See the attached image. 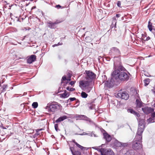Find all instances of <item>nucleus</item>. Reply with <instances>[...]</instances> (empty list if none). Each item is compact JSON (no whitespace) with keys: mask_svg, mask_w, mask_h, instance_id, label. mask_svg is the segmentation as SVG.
I'll return each mask as SVG.
<instances>
[{"mask_svg":"<svg viewBox=\"0 0 155 155\" xmlns=\"http://www.w3.org/2000/svg\"><path fill=\"white\" fill-rule=\"evenodd\" d=\"M114 69L111 74L113 78L123 81H127L129 80L130 74L128 72L124 71L126 70L122 65L121 62L119 61L118 64L116 62L114 63Z\"/></svg>","mask_w":155,"mask_h":155,"instance_id":"f257e3e1","label":"nucleus"},{"mask_svg":"<svg viewBox=\"0 0 155 155\" xmlns=\"http://www.w3.org/2000/svg\"><path fill=\"white\" fill-rule=\"evenodd\" d=\"M142 132L138 131V132H137L134 140L132 143V148L136 151H135L133 150H130L124 155H144L143 153L141 154L137 151V150H139L141 153L143 151Z\"/></svg>","mask_w":155,"mask_h":155,"instance_id":"f03ea898","label":"nucleus"},{"mask_svg":"<svg viewBox=\"0 0 155 155\" xmlns=\"http://www.w3.org/2000/svg\"><path fill=\"white\" fill-rule=\"evenodd\" d=\"M109 53L111 56H114V62L118 64L119 62L120 61L121 53L119 49L116 47H113L110 49Z\"/></svg>","mask_w":155,"mask_h":155,"instance_id":"7ed1b4c3","label":"nucleus"},{"mask_svg":"<svg viewBox=\"0 0 155 155\" xmlns=\"http://www.w3.org/2000/svg\"><path fill=\"white\" fill-rule=\"evenodd\" d=\"M91 82L87 81H81L79 83V86L82 89L85 90L87 92H89L92 88L90 86Z\"/></svg>","mask_w":155,"mask_h":155,"instance_id":"20e7f679","label":"nucleus"},{"mask_svg":"<svg viewBox=\"0 0 155 155\" xmlns=\"http://www.w3.org/2000/svg\"><path fill=\"white\" fill-rule=\"evenodd\" d=\"M47 107H48V110L50 112H54L59 108V105L56 102L52 103L51 104H48Z\"/></svg>","mask_w":155,"mask_h":155,"instance_id":"39448f33","label":"nucleus"},{"mask_svg":"<svg viewBox=\"0 0 155 155\" xmlns=\"http://www.w3.org/2000/svg\"><path fill=\"white\" fill-rule=\"evenodd\" d=\"M85 72L87 75L85 77L87 80H90L91 81L92 80L96 78V74L92 71L86 70L85 71Z\"/></svg>","mask_w":155,"mask_h":155,"instance_id":"423d86ee","label":"nucleus"},{"mask_svg":"<svg viewBox=\"0 0 155 155\" xmlns=\"http://www.w3.org/2000/svg\"><path fill=\"white\" fill-rule=\"evenodd\" d=\"M145 120L144 119H142L140 120L139 122V126L138 128L137 132H138V130L139 131H142L141 134L142 135V133L144 130L145 127Z\"/></svg>","mask_w":155,"mask_h":155,"instance_id":"0eeeda50","label":"nucleus"},{"mask_svg":"<svg viewBox=\"0 0 155 155\" xmlns=\"http://www.w3.org/2000/svg\"><path fill=\"white\" fill-rule=\"evenodd\" d=\"M63 21L62 20H57L54 22H53L51 21L47 22L48 26L51 29H54L56 27V25L58 23L61 22Z\"/></svg>","mask_w":155,"mask_h":155,"instance_id":"6e6552de","label":"nucleus"},{"mask_svg":"<svg viewBox=\"0 0 155 155\" xmlns=\"http://www.w3.org/2000/svg\"><path fill=\"white\" fill-rule=\"evenodd\" d=\"M114 78L108 79L105 82V87L108 88H112L115 85V81Z\"/></svg>","mask_w":155,"mask_h":155,"instance_id":"1a4fd4ad","label":"nucleus"},{"mask_svg":"<svg viewBox=\"0 0 155 155\" xmlns=\"http://www.w3.org/2000/svg\"><path fill=\"white\" fill-rule=\"evenodd\" d=\"M117 95L118 97L125 100H127L129 97V94L126 91L123 92H119L117 94Z\"/></svg>","mask_w":155,"mask_h":155,"instance_id":"9d476101","label":"nucleus"},{"mask_svg":"<svg viewBox=\"0 0 155 155\" xmlns=\"http://www.w3.org/2000/svg\"><path fill=\"white\" fill-rule=\"evenodd\" d=\"M103 130L104 132L103 133V138L106 140V143H108L111 140V136L106 131L103 129Z\"/></svg>","mask_w":155,"mask_h":155,"instance_id":"9b49d317","label":"nucleus"},{"mask_svg":"<svg viewBox=\"0 0 155 155\" xmlns=\"http://www.w3.org/2000/svg\"><path fill=\"white\" fill-rule=\"evenodd\" d=\"M142 110L145 114H148L154 111V109L148 107L142 108Z\"/></svg>","mask_w":155,"mask_h":155,"instance_id":"f8f14e48","label":"nucleus"},{"mask_svg":"<svg viewBox=\"0 0 155 155\" xmlns=\"http://www.w3.org/2000/svg\"><path fill=\"white\" fill-rule=\"evenodd\" d=\"M114 153L110 149H104L102 155H114Z\"/></svg>","mask_w":155,"mask_h":155,"instance_id":"ddd939ff","label":"nucleus"},{"mask_svg":"<svg viewBox=\"0 0 155 155\" xmlns=\"http://www.w3.org/2000/svg\"><path fill=\"white\" fill-rule=\"evenodd\" d=\"M36 59V56L35 55H32L27 60V63L29 64H31Z\"/></svg>","mask_w":155,"mask_h":155,"instance_id":"4468645a","label":"nucleus"},{"mask_svg":"<svg viewBox=\"0 0 155 155\" xmlns=\"http://www.w3.org/2000/svg\"><path fill=\"white\" fill-rule=\"evenodd\" d=\"M70 149L71 152L72 154L73 155H81V153L80 152L78 151H75L74 152V148L73 147H70Z\"/></svg>","mask_w":155,"mask_h":155,"instance_id":"2eb2a0df","label":"nucleus"},{"mask_svg":"<svg viewBox=\"0 0 155 155\" xmlns=\"http://www.w3.org/2000/svg\"><path fill=\"white\" fill-rule=\"evenodd\" d=\"M117 20V19L115 17L113 18L112 23L110 27L111 28H112L114 27L115 28H116Z\"/></svg>","mask_w":155,"mask_h":155,"instance_id":"dca6fc26","label":"nucleus"},{"mask_svg":"<svg viewBox=\"0 0 155 155\" xmlns=\"http://www.w3.org/2000/svg\"><path fill=\"white\" fill-rule=\"evenodd\" d=\"M68 117L64 115L62 116H61L58 118L55 121V122L56 123H58L64 120L67 119Z\"/></svg>","mask_w":155,"mask_h":155,"instance_id":"f3484780","label":"nucleus"},{"mask_svg":"<svg viewBox=\"0 0 155 155\" xmlns=\"http://www.w3.org/2000/svg\"><path fill=\"white\" fill-rule=\"evenodd\" d=\"M68 117L64 115L62 116H61L58 118L55 121V122L56 123H58L64 120L67 119Z\"/></svg>","mask_w":155,"mask_h":155,"instance_id":"a211bd4d","label":"nucleus"},{"mask_svg":"<svg viewBox=\"0 0 155 155\" xmlns=\"http://www.w3.org/2000/svg\"><path fill=\"white\" fill-rule=\"evenodd\" d=\"M86 107L89 110H93L95 109V105L93 103H88L86 104Z\"/></svg>","mask_w":155,"mask_h":155,"instance_id":"6ab92c4d","label":"nucleus"},{"mask_svg":"<svg viewBox=\"0 0 155 155\" xmlns=\"http://www.w3.org/2000/svg\"><path fill=\"white\" fill-rule=\"evenodd\" d=\"M69 95V93L67 92L66 90L64 91V92L63 93L61 94V97L64 98L68 97Z\"/></svg>","mask_w":155,"mask_h":155,"instance_id":"aec40b11","label":"nucleus"},{"mask_svg":"<svg viewBox=\"0 0 155 155\" xmlns=\"http://www.w3.org/2000/svg\"><path fill=\"white\" fill-rule=\"evenodd\" d=\"M136 104L137 107L140 108L142 106L143 103L140 101L139 99H137L136 100Z\"/></svg>","mask_w":155,"mask_h":155,"instance_id":"412c9836","label":"nucleus"},{"mask_svg":"<svg viewBox=\"0 0 155 155\" xmlns=\"http://www.w3.org/2000/svg\"><path fill=\"white\" fill-rule=\"evenodd\" d=\"M114 145L118 147H121V143L116 140L114 143Z\"/></svg>","mask_w":155,"mask_h":155,"instance_id":"4be33fe9","label":"nucleus"},{"mask_svg":"<svg viewBox=\"0 0 155 155\" xmlns=\"http://www.w3.org/2000/svg\"><path fill=\"white\" fill-rule=\"evenodd\" d=\"M92 148L94 149L97 150L98 151L100 152L101 154L102 155V153L103 152L104 148L100 149L98 147H92Z\"/></svg>","mask_w":155,"mask_h":155,"instance_id":"5701e85b","label":"nucleus"},{"mask_svg":"<svg viewBox=\"0 0 155 155\" xmlns=\"http://www.w3.org/2000/svg\"><path fill=\"white\" fill-rule=\"evenodd\" d=\"M150 79L149 78H147L144 80L143 81L145 86H147L150 82Z\"/></svg>","mask_w":155,"mask_h":155,"instance_id":"b1692460","label":"nucleus"},{"mask_svg":"<svg viewBox=\"0 0 155 155\" xmlns=\"http://www.w3.org/2000/svg\"><path fill=\"white\" fill-rule=\"evenodd\" d=\"M147 122L148 123H153L155 122V119L153 118L150 117L147 120Z\"/></svg>","mask_w":155,"mask_h":155,"instance_id":"393cba45","label":"nucleus"},{"mask_svg":"<svg viewBox=\"0 0 155 155\" xmlns=\"http://www.w3.org/2000/svg\"><path fill=\"white\" fill-rule=\"evenodd\" d=\"M88 96V94L84 92H82L81 93V96L84 98H86Z\"/></svg>","mask_w":155,"mask_h":155,"instance_id":"a878e982","label":"nucleus"},{"mask_svg":"<svg viewBox=\"0 0 155 155\" xmlns=\"http://www.w3.org/2000/svg\"><path fill=\"white\" fill-rule=\"evenodd\" d=\"M38 103L37 102H33L32 105V107L34 108H36L38 107Z\"/></svg>","mask_w":155,"mask_h":155,"instance_id":"bb28decb","label":"nucleus"},{"mask_svg":"<svg viewBox=\"0 0 155 155\" xmlns=\"http://www.w3.org/2000/svg\"><path fill=\"white\" fill-rule=\"evenodd\" d=\"M87 135H88L90 136H94V137H96L97 136L94 134V133L93 132H89V133H87Z\"/></svg>","mask_w":155,"mask_h":155,"instance_id":"cd10ccee","label":"nucleus"},{"mask_svg":"<svg viewBox=\"0 0 155 155\" xmlns=\"http://www.w3.org/2000/svg\"><path fill=\"white\" fill-rule=\"evenodd\" d=\"M127 112H130L131 114H134L136 112V111H135L134 110L132 109H128L127 110Z\"/></svg>","mask_w":155,"mask_h":155,"instance_id":"c85d7f7f","label":"nucleus"},{"mask_svg":"<svg viewBox=\"0 0 155 155\" xmlns=\"http://www.w3.org/2000/svg\"><path fill=\"white\" fill-rule=\"evenodd\" d=\"M66 89L70 91H74L75 90L74 88H70L69 87H67L66 88Z\"/></svg>","mask_w":155,"mask_h":155,"instance_id":"c756f323","label":"nucleus"},{"mask_svg":"<svg viewBox=\"0 0 155 155\" xmlns=\"http://www.w3.org/2000/svg\"><path fill=\"white\" fill-rule=\"evenodd\" d=\"M7 87V85L6 84H4L2 86V91H3L6 90V89Z\"/></svg>","mask_w":155,"mask_h":155,"instance_id":"7c9ffc66","label":"nucleus"},{"mask_svg":"<svg viewBox=\"0 0 155 155\" xmlns=\"http://www.w3.org/2000/svg\"><path fill=\"white\" fill-rule=\"evenodd\" d=\"M58 125L57 124H54V128L55 129V130L57 131H58V130H59L58 129Z\"/></svg>","mask_w":155,"mask_h":155,"instance_id":"2f4dec72","label":"nucleus"},{"mask_svg":"<svg viewBox=\"0 0 155 155\" xmlns=\"http://www.w3.org/2000/svg\"><path fill=\"white\" fill-rule=\"evenodd\" d=\"M152 23L150 22V21L148 22V28H151L152 27Z\"/></svg>","mask_w":155,"mask_h":155,"instance_id":"473e14b6","label":"nucleus"},{"mask_svg":"<svg viewBox=\"0 0 155 155\" xmlns=\"http://www.w3.org/2000/svg\"><path fill=\"white\" fill-rule=\"evenodd\" d=\"M69 100H70L71 101H72L76 100V98L75 97H70L68 100V101Z\"/></svg>","mask_w":155,"mask_h":155,"instance_id":"72a5a7b5","label":"nucleus"},{"mask_svg":"<svg viewBox=\"0 0 155 155\" xmlns=\"http://www.w3.org/2000/svg\"><path fill=\"white\" fill-rule=\"evenodd\" d=\"M80 149H81L82 150H85L86 149V150H87V148L86 147H83L81 145V146L79 148Z\"/></svg>","mask_w":155,"mask_h":155,"instance_id":"f704fd0d","label":"nucleus"},{"mask_svg":"<svg viewBox=\"0 0 155 155\" xmlns=\"http://www.w3.org/2000/svg\"><path fill=\"white\" fill-rule=\"evenodd\" d=\"M89 124H90L92 125H94L96 126V124H95L91 120Z\"/></svg>","mask_w":155,"mask_h":155,"instance_id":"c9c22d12","label":"nucleus"},{"mask_svg":"<svg viewBox=\"0 0 155 155\" xmlns=\"http://www.w3.org/2000/svg\"><path fill=\"white\" fill-rule=\"evenodd\" d=\"M121 144H122L121 147H125V146H127L128 145L126 143H121Z\"/></svg>","mask_w":155,"mask_h":155,"instance_id":"e433bc0d","label":"nucleus"},{"mask_svg":"<svg viewBox=\"0 0 155 155\" xmlns=\"http://www.w3.org/2000/svg\"><path fill=\"white\" fill-rule=\"evenodd\" d=\"M117 5L118 7H121V2L120 1H118L117 2Z\"/></svg>","mask_w":155,"mask_h":155,"instance_id":"4c0bfd02","label":"nucleus"},{"mask_svg":"<svg viewBox=\"0 0 155 155\" xmlns=\"http://www.w3.org/2000/svg\"><path fill=\"white\" fill-rule=\"evenodd\" d=\"M66 80H67L66 76H63L62 78L61 81H65Z\"/></svg>","mask_w":155,"mask_h":155,"instance_id":"58836bf2","label":"nucleus"},{"mask_svg":"<svg viewBox=\"0 0 155 155\" xmlns=\"http://www.w3.org/2000/svg\"><path fill=\"white\" fill-rule=\"evenodd\" d=\"M134 115H135L137 117H139L140 116V115L139 113L137 112H136Z\"/></svg>","mask_w":155,"mask_h":155,"instance_id":"ea45409f","label":"nucleus"},{"mask_svg":"<svg viewBox=\"0 0 155 155\" xmlns=\"http://www.w3.org/2000/svg\"><path fill=\"white\" fill-rule=\"evenodd\" d=\"M36 133L34 134V136H37L40 134V133H39V132H37V129L36 130Z\"/></svg>","mask_w":155,"mask_h":155,"instance_id":"a19ab883","label":"nucleus"},{"mask_svg":"<svg viewBox=\"0 0 155 155\" xmlns=\"http://www.w3.org/2000/svg\"><path fill=\"white\" fill-rule=\"evenodd\" d=\"M75 82V81H71L70 82L69 84L72 86L73 84H74Z\"/></svg>","mask_w":155,"mask_h":155,"instance_id":"79ce46f5","label":"nucleus"},{"mask_svg":"<svg viewBox=\"0 0 155 155\" xmlns=\"http://www.w3.org/2000/svg\"><path fill=\"white\" fill-rule=\"evenodd\" d=\"M86 117V119H85L86 120L89 121V123H90V122L91 120L90 118L87 117Z\"/></svg>","mask_w":155,"mask_h":155,"instance_id":"37998d69","label":"nucleus"},{"mask_svg":"<svg viewBox=\"0 0 155 155\" xmlns=\"http://www.w3.org/2000/svg\"><path fill=\"white\" fill-rule=\"evenodd\" d=\"M86 117V119H85L86 120L89 121V123H90V122L91 120L90 118L87 117Z\"/></svg>","mask_w":155,"mask_h":155,"instance_id":"c03bdc74","label":"nucleus"},{"mask_svg":"<svg viewBox=\"0 0 155 155\" xmlns=\"http://www.w3.org/2000/svg\"><path fill=\"white\" fill-rule=\"evenodd\" d=\"M0 127L1 128H2V129H7L6 128L4 127L3 126V125L2 124H1V125H0Z\"/></svg>","mask_w":155,"mask_h":155,"instance_id":"a18cd8bd","label":"nucleus"},{"mask_svg":"<svg viewBox=\"0 0 155 155\" xmlns=\"http://www.w3.org/2000/svg\"><path fill=\"white\" fill-rule=\"evenodd\" d=\"M55 7L57 8L58 9H59V8H61V6L60 5H56L55 6Z\"/></svg>","mask_w":155,"mask_h":155,"instance_id":"49530a36","label":"nucleus"},{"mask_svg":"<svg viewBox=\"0 0 155 155\" xmlns=\"http://www.w3.org/2000/svg\"><path fill=\"white\" fill-rule=\"evenodd\" d=\"M85 117V116H84V115H78L77 117H79V118H82V117Z\"/></svg>","mask_w":155,"mask_h":155,"instance_id":"de8ad7c7","label":"nucleus"},{"mask_svg":"<svg viewBox=\"0 0 155 155\" xmlns=\"http://www.w3.org/2000/svg\"><path fill=\"white\" fill-rule=\"evenodd\" d=\"M151 117L153 118H155V112L153 113L152 114H151Z\"/></svg>","mask_w":155,"mask_h":155,"instance_id":"09e8293b","label":"nucleus"},{"mask_svg":"<svg viewBox=\"0 0 155 155\" xmlns=\"http://www.w3.org/2000/svg\"><path fill=\"white\" fill-rule=\"evenodd\" d=\"M79 134L81 135H87V133L84 132L82 134Z\"/></svg>","mask_w":155,"mask_h":155,"instance_id":"8fccbe9b","label":"nucleus"},{"mask_svg":"<svg viewBox=\"0 0 155 155\" xmlns=\"http://www.w3.org/2000/svg\"><path fill=\"white\" fill-rule=\"evenodd\" d=\"M120 16H121V15L120 14H117L116 15L115 17H116V18H118L119 17H120Z\"/></svg>","mask_w":155,"mask_h":155,"instance_id":"3c124183","label":"nucleus"},{"mask_svg":"<svg viewBox=\"0 0 155 155\" xmlns=\"http://www.w3.org/2000/svg\"><path fill=\"white\" fill-rule=\"evenodd\" d=\"M151 31L153 33L154 37H155V29H153V30Z\"/></svg>","mask_w":155,"mask_h":155,"instance_id":"603ef678","label":"nucleus"},{"mask_svg":"<svg viewBox=\"0 0 155 155\" xmlns=\"http://www.w3.org/2000/svg\"><path fill=\"white\" fill-rule=\"evenodd\" d=\"M144 75L145 76H147V77H150L151 76L150 75H149V74L148 73H145L144 74Z\"/></svg>","mask_w":155,"mask_h":155,"instance_id":"864d4df0","label":"nucleus"},{"mask_svg":"<svg viewBox=\"0 0 155 155\" xmlns=\"http://www.w3.org/2000/svg\"><path fill=\"white\" fill-rule=\"evenodd\" d=\"M150 37L149 36L146 37V39H144V41H148L150 39Z\"/></svg>","mask_w":155,"mask_h":155,"instance_id":"5fc2aeb1","label":"nucleus"},{"mask_svg":"<svg viewBox=\"0 0 155 155\" xmlns=\"http://www.w3.org/2000/svg\"><path fill=\"white\" fill-rule=\"evenodd\" d=\"M152 91L153 93H155V85L153 89L151 90Z\"/></svg>","mask_w":155,"mask_h":155,"instance_id":"6e6d98bb","label":"nucleus"},{"mask_svg":"<svg viewBox=\"0 0 155 155\" xmlns=\"http://www.w3.org/2000/svg\"><path fill=\"white\" fill-rule=\"evenodd\" d=\"M76 145L77 146L79 147V148H80V147L81 146V145L78 144L77 143H76Z\"/></svg>","mask_w":155,"mask_h":155,"instance_id":"4d7b16f0","label":"nucleus"},{"mask_svg":"<svg viewBox=\"0 0 155 155\" xmlns=\"http://www.w3.org/2000/svg\"><path fill=\"white\" fill-rule=\"evenodd\" d=\"M43 129H37V132H39L40 131H41Z\"/></svg>","mask_w":155,"mask_h":155,"instance_id":"13d9d810","label":"nucleus"},{"mask_svg":"<svg viewBox=\"0 0 155 155\" xmlns=\"http://www.w3.org/2000/svg\"><path fill=\"white\" fill-rule=\"evenodd\" d=\"M149 30L150 31H151L153 30V28L152 27L148 28Z\"/></svg>","mask_w":155,"mask_h":155,"instance_id":"bf43d9fd","label":"nucleus"},{"mask_svg":"<svg viewBox=\"0 0 155 155\" xmlns=\"http://www.w3.org/2000/svg\"><path fill=\"white\" fill-rule=\"evenodd\" d=\"M36 8V7L35 6H33V7H32V8H31V10H32L34 9H35Z\"/></svg>","mask_w":155,"mask_h":155,"instance_id":"052dcab7","label":"nucleus"},{"mask_svg":"<svg viewBox=\"0 0 155 155\" xmlns=\"http://www.w3.org/2000/svg\"><path fill=\"white\" fill-rule=\"evenodd\" d=\"M58 46V44H54V45H53L52 46H53V47H55V46Z\"/></svg>","mask_w":155,"mask_h":155,"instance_id":"680f3d73","label":"nucleus"},{"mask_svg":"<svg viewBox=\"0 0 155 155\" xmlns=\"http://www.w3.org/2000/svg\"><path fill=\"white\" fill-rule=\"evenodd\" d=\"M58 44V45H62V43L59 42L58 44Z\"/></svg>","mask_w":155,"mask_h":155,"instance_id":"e2e57ef3","label":"nucleus"},{"mask_svg":"<svg viewBox=\"0 0 155 155\" xmlns=\"http://www.w3.org/2000/svg\"><path fill=\"white\" fill-rule=\"evenodd\" d=\"M142 38L144 37H146L145 36L144 34H142Z\"/></svg>","mask_w":155,"mask_h":155,"instance_id":"0e129e2a","label":"nucleus"},{"mask_svg":"<svg viewBox=\"0 0 155 155\" xmlns=\"http://www.w3.org/2000/svg\"><path fill=\"white\" fill-rule=\"evenodd\" d=\"M72 141L73 143H75V144H76V143H77L76 142H75V140H72Z\"/></svg>","mask_w":155,"mask_h":155,"instance_id":"69168bd1","label":"nucleus"},{"mask_svg":"<svg viewBox=\"0 0 155 155\" xmlns=\"http://www.w3.org/2000/svg\"><path fill=\"white\" fill-rule=\"evenodd\" d=\"M146 37H143V38H142V39L144 41V39H146Z\"/></svg>","mask_w":155,"mask_h":155,"instance_id":"338daca9","label":"nucleus"},{"mask_svg":"<svg viewBox=\"0 0 155 155\" xmlns=\"http://www.w3.org/2000/svg\"><path fill=\"white\" fill-rule=\"evenodd\" d=\"M26 94H27L26 93L24 92L23 94V95H26Z\"/></svg>","mask_w":155,"mask_h":155,"instance_id":"774afa93","label":"nucleus"}]
</instances>
